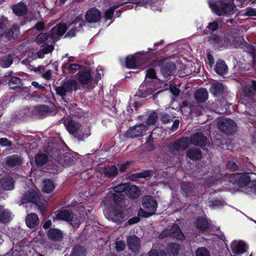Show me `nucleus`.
Listing matches in <instances>:
<instances>
[{
    "mask_svg": "<svg viewBox=\"0 0 256 256\" xmlns=\"http://www.w3.org/2000/svg\"><path fill=\"white\" fill-rule=\"evenodd\" d=\"M14 12L18 16H21L26 13L27 8L24 3H18L13 6Z\"/></svg>",
    "mask_w": 256,
    "mask_h": 256,
    "instance_id": "2f4dec72",
    "label": "nucleus"
},
{
    "mask_svg": "<svg viewBox=\"0 0 256 256\" xmlns=\"http://www.w3.org/2000/svg\"><path fill=\"white\" fill-rule=\"evenodd\" d=\"M244 14L248 16H256V9L248 8L246 9Z\"/></svg>",
    "mask_w": 256,
    "mask_h": 256,
    "instance_id": "680f3d73",
    "label": "nucleus"
},
{
    "mask_svg": "<svg viewBox=\"0 0 256 256\" xmlns=\"http://www.w3.org/2000/svg\"><path fill=\"white\" fill-rule=\"evenodd\" d=\"M128 184L118 185L113 188L114 193L113 194V199L114 202H120L122 200V192H126Z\"/></svg>",
    "mask_w": 256,
    "mask_h": 256,
    "instance_id": "4468645a",
    "label": "nucleus"
},
{
    "mask_svg": "<svg viewBox=\"0 0 256 256\" xmlns=\"http://www.w3.org/2000/svg\"><path fill=\"white\" fill-rule=\"evenodd\" d=\"M208 4L212 10L217 15L229 14L234 10V6L230 4L224 3L222 2H213L209 0Z\"/></svg>",
    "mask_w": 256,
    "mask_h": 256,
    "instance_id": "423d86ee",
    "label": "nucleus"
},
{
    "mask_svg": "<svg viewBox=\"0 0 256 256\" xmlns=\"http://www.w3.org/2000/svg\"><path fill=\"white\" fill-rule=\"evenodd\" d=\"M85 18L88 22L96 23L100 19V12L98 10L92 8L87 11Z\"/></svg>",
    "mask_w": 256,
    "mask_h": 256,
    "instance_id": "f8f14e48",
    "label": "nucleus"
},
{
    "mask_svg": "<svg viewBox=\"0 0 256 256\" xmlns=\"http://www.w3.org/2000/svg\"><path fill=\"white\" fill-rule=\"evenodd\" d=\"M104 172L108 176H116L118 174V168L115 166H108L105 168Z\"/></svg>",
    "mask_w": 256,
    "mask_h": 256,
    "instance_id": "ea45409f",
    "label": "nucleus"
},
{
    "mask_svg": "<svg viewBox=\"0 0 256 256\" xmlns=\"http://www.w3.org/2000/svg\"><path fill=\"white\" fill-rule=\"evenodd\" d=\"M44 186L42 190L46 193H50L54 189L55 186L54 182L50 180H44L43 182Z\"/></svg>",
    "mask_w": 256,
    "mask_h": 256,
    "instance_id": "f704fd0d",
    "label": "nucleus"
},
{
    "mask_svg": "<svg viewBox=\"0 0 256 256\" xmlns=\"http://www.w3.org/2000/svg\"><path fill=\"white\" fill-rule=\"evenodd\" d=\"M68 132L70 134L76 132L80 128V126L77 122L70 120L68 122L66 126Z\"/></svg>",
    "mask_w": 256,
    "mask_h": 256,
    "instance_id": "72a5a7b5",
    "label": "nucleus"
},
{
    "mask_svg": "<svg viewBox=\"0 0 256 256\" xmlns=\"http://www.w3.org/2000/svg\"><path fill=\"white\" fill-rule=\"evenodd\" d=\"M209 41L222 46V43L223 42V39H220L218 36L212 34L209 38Z\"/></svg>",
    "mask_w": 256,
    "mask_h": 256,
    "instance_id": "8fccbe9b",
    "label": "nucleus"
},
{
    "mask_svg": "<svg viewBox=\"0 0 256 256\" xmlns=\"http://www.w3.org/2000/svg\"><path fill=\"white\" fill-rule=\"evenodd\" d=\"M19 28L16 25H14L6 33V36L8 40L15 38L19 35Z\"/></svg>",
    "mask_w": 256,
    "mask_h": 256,
    "instance_id": "c9c22d12",
    "label": "nucleus"
},
{
    "mask_svg": "<svg viewBox=\"0 0 256 256\" xmlns=\"http://www.w3.org/2000/svg\"><path fill=\"white\" fill-rule=\"evenodd\" d=\"M11 218V213L8 210L3 208H0V222H8Z\"/></svg>",
    "mask_w": 256,
    "mask_h": 256,
    "instance_id": "473e14b6",
    "label": "nucleus"
},
{
    "mask_svg": "<svg viewBox=\"0 0 256 256\" xmlns=\"http://www.w3.org/2000/svg\"><path fill=\"white\" fill-rule=\"evenodd\" d=\"M181 188L183 192L186 196H188L193 190L192 184L190 183L183 184L181 186Z\"/></svg>",
    "mask_w": 256,
    "mask_h": 256,
    "instance_id": "de8ad7c7",
    "label": "nucleus"
},
{
    "mask_svg": "<svg viewBox=\"0 0 256 256\" xmlns=\"http://www.w3.org/2000/svg\"><path fill=\"white\" fill-rule=\"evenodd\" d=\"M22 201L23 203L32 202L36 204L42 214L46 212V202L40 199L38 190L32 189L26 193L22 198Z\"/></svg>",
    "mask_w": 256,
    "mask_h": 256,
    "instance_id": "f03ea898",
    "label": "nucleus"
},
{
    "mask_svg": "<svg viewBox=\"0 0 256 256\" xmlns=\"http://www.w3.org/2000/svg\"><path fill=\"white\" fill-rule=\"evenodd\" d=\"M70 256H85L84 248L81 246H76L73 249Z\"/></svg>",
    "mask_w": 256,
    "mask_h": 256,
    "instance_id": "37998d69",
    "label": "nucleus"
},
{
    "mask_svg": "<svg viewBox=\"0 0 256 256\" xmlns=\"http://www.w3.org/2000/svg\"><path fill=\"white\" fill-rule=\"evenodd\" d=\"M56 216L57 219L69 222L74 228H78L82 222L80 216H74L72 212L68 210L56 211Z\"/></svg>",
    "mask_w": 256,
    "mask_h": 256,
    "instance_id": "39448f33",
    "label": "nucleus"
},
{
    "mask_svg": "<svg viewBox=\"0 0 256 256\" xmlns=\"http://www.w3.org/2000/svg\"><path fill=\"white\" fill-rule=\"evenodd\" d=\"M208 222L204 218L198 219L196 222V226L198 228L201 230H204L208 228Z\"/></svg>",
    "mask_w": 256,
    "mask_h": 256,
    "instance_id": "79ce46f5",
    "label": "nucleus"
},
{
    "mask_svg": "<svg viewBox=\"0 0 256 256\" xmlns=\"http://www.w3.org/2000/svg\"><path fill=\"white\" fill-rule=\"evenodd\" d=\"M148 78L152 79L156 78V72L154 69L149 68L146 70V80L139 88L138 96L142 98H146L155 90L154 84L151 82H147Z\"/></svg>",
    "mask_w": 256,
    "mask_h": 256,
    "instance_id": "20e7f679",
    "label": "nucleus"
},
{
    "mask_svg": "<svg viewBox=\"0 0 256 256\" xmlns=\"http://www.w3.org/2000/svg\"><path fill=\"white\" fill-rule=\"evenodd\" d=\"M226 184L228 188L240 190L245 193L254 192L256 190V180L251 178L250 174H234L228 176Z\"/></svg>",
    "mask_w": 256,
    "mask_h": 256,
    "instance_id": "f257e3e1",
    "label": "nucleus"
},
{
    "mask_svg": "<svg viewBox=\"0 0 256 256\" xmlns=\"http://www.w3.org/2000/svg\"><path fill=\"white\" fill-rule=\"evenodd\" d=\"M148 128L144 124H136L127 130L126 136L132 138L142 136L148 131Z\"/></svg>",
    "mask_w": 256,
    "mask_h": 256,
    "instance_id": "9d476101",
    "label": "nucleus"
},
{
    "mask_svg": "<svg viewBox=\"0 0 256 256\" xmlns=\"http://www.w3.org/2000/svg\"><path fill=\"white\" fill-rule=\"evenodd\" d=\"M48 160L47 156L45 154H39L36 156L35 162L36 164L42 166L46 164Z\"/></svg>",
    "mask_w": 256,
    "mask_h": 256,
    "instance_id": "a19ab883",
    "label": "nucleus"
},
{
    "mask_svg": "<svg viewBox=\"0 0 256 256\" xmlns=\"http://www.w3.org/2000/svg\"><path fill=\"white\" fill-rule=\"evenodd\" d=\"M7 24V20L4 17L0 18V36L4 34V30Z\"/></svg>",
    "mask_w": 256,
    "mask_h": 256,
    "instance_id": "603ef678",
    "label": "nucleus"
},
{
    "mask_svg": "<svg viewBox=\"0 0 256 256\" xmlns=\"http://www.w3.org/2000/svg\"><path fill=\"white\" fill-rule=\"evenodd\" d=\"M196 256H210L209 250L205 248H200L196 252Z\"/></svg>",
    "mask_w": 256,
    "mask_h": 256,
    "instance_id": "09e8293b",
    "label": "nucleus"
},
{
    "mask_svg": "<svg viewBox=\"0 0 256 256\" xmlns=\"http://www.w3.org/2000/svg\"><path fill=\"white\" fill-rule=\"evenodd\" d=\"M218 24L216 22L210 23L207 26V28L212 31L216 30L218 28Z\"/></svg>",
    "mask_w": 256,
    "mask_h": 256,
    "instance_id": "69168bd1",
    "label": "nucleus"
},
{
    "mask_svg": "<svg viewBox=\"0 0 256 256\" xmlns=\"http://www.w3.org/2000/svg\"><path fill=\"white\" fill-rule=\"evenodd\" d=\"M64 68L67 70H80V66L78 64H66L64 65Z\"/></svg>",
    "mask_w": 256,
    "mask_h": 256,
    "instance_id": "6e6d98bb",
    "label": "nucleus"
},
{
    "mask_svg": "<svg viewBox=\"0 0 256 256\" xmlns=\"http://www.w3.org/2000/svg\"><path fill=\"white\" fill-rule=\"evenodd\" d=\"M136 66V60L134 56H130L126 58V66L130 68H134Z\"/></svg>",
    "mask_w": 256,
    "mask_h": 256,
    "instance_id": "a18cd8bd",
    "label": "nucleus"
},
{
    "mask_svg": "<svg viewBox=\"0 0 256 256\" xmlns=\"http://www.w3.org/2000/svg\"><path fill=\"white\" fill-rule=\"evenodd\" d=\"M36 42L40 44H42V46L44 44L47 46V45H52V42H54V40L52 35L50 36L46 33H41L37 36Z\"/></svg>",
    "mask_w": 256,
    "mask_h": 256,
    "instance_id": "dca6fc26",
    "label": "nucleus"
},
{
    "mask_svg": "<svg viewBox=\"0 0 256 256\" xmlns=\"http://www.w3.org/2000/svg\"><path fill=\"white\" fill-rule=\"evenodd\" d=\"M190 143L197 146H204L206 144L207 138L201 132L194 134L190 138Z\"/></svg>",
    "mask_w": 256,
    "mask_h": 256,
    "instance_id": "2eb2a0df",
    "label": "nucleus"
},
{
    "mask_svg": "<svg viewBox=\"0 0 256 256\" xmlns=\"http://www.w3.org/2000/svg\"><path fill=\"white\" fill-rule=\"evenodd\" d=\"M180 250L179 245L176 244H171L169 245L168 250L170 252L173 254H178Z\"/></svg>",
    "mask_w": 256,
    "mask_h": 256,
    "instance_id": "864d4df0",
    "label": "nucleus"
},
{
    "mask_svg": "<svg viewBox=\"0 0 256 256\" xmlns=\"http://www.w3.org/2000/svg\"><path fill=\"white\" fill-rule=\"evenodd\" d=\"M126 194L130 198H136L140 194V190L138 186L134 185H130L128 184Z\"/></svg>",
    "mask_w": 256,
    "mask_h": 256,
    "instance_id": "c756f323",
    "label": "nucleus"
},
{
    "mask_svg": "<svg viewBox=\"0 0 256 256\" xmlns=\"http://www.w3.org/2000/svg\"><path fill=\"white\" fill-rule=\"evenodd\" d=\"M20 84V80L17 77H12L9 81L8 84L11 88H14L19 86Z\"/></svg>",
    "mask_w": 256,
    "mask_h": 256,
    "instance_id": "49530a36",
    "label": "nucleus"
},
{
    "mask_svg": "<svg viewBox=\"0 0 256 256\" xmlns=\"http://www.w3.org/2000/svg\"><path fill=\"white\" fill-rule=\"evenodd\" d=\"M226 168L228 169L231 170H236L238 168V166L237 164L234 162H228Z\"/></svg>",
    "mask_w": 256,
    "mask_h": 256,
    "instance_id": "052dcab7",
    "label": "nucleus"
},
{
    "mask_svg": "<svg viewBox=\"0 0 256 256\" xmlns=\"http://www.w3.org/2000/svg\"><path fill=\"white\" fill-rule=\"evenodd\" d=\"M243 91L247 96L255 94L256 93V82L254 80L248 81L243 89Z\"/></svg>",
    "mask_w": 256,
    "mask_h": 256,
    "instance_id": "5701e85b",
    "label": "nucleus"
},
{
    "mask_svg": "<svg viewBox=\"0 0 256 256\" xmlns=\"http://www.w3.org/2000/svg\"><path fill=\"white\" fill-rule=\"evenodd\" d=\"M67 30L64 24H60L54 27L52 30V36L54 42L57 40L58 37L63 35Z\"/></svg>",
    "mask_w": 256,
    "mask_h": 256,
    "instance_id": "f3484780",
    "label": "nucleus"
},
{
    "mask_svg": "<svg viewBox=\"0 0 256 256\" xmlns=\"http://www.w3.org/2000/svg\"><path fill=\"white\" fill-rule=\"evenodd\" d=\"M0 145L2 146H10L12 142L6 138H0Z\"/></svg>",
    "mask_w": 256,
    "mask_h": 256,
    "instance_id": "e2e57ef3",
    "label": "nucleus"
},
{
    "mask_svg": "<svg viewBox=\"0 0 256 256\" xmlns=\"http://www.w3.org/2000/svg\"><path fill=\"white\" fill-rule=\"evenodd\" d=\"M226 88L220 82H216L212 84L210 88V92L214 96L220 95L225 92Z\"/></svg>",
    "mask_w": 256,
    "mask_h": 256,
    "instance_id": "a878e982",
    "label": "nucleus"
},
{
    "mask_svg": "<svg viewBox=\"0 0 256 256\" xmlns=\"http://www.w3.org/2000/svg\"><path fill=\"white\" fill-rule=\"evenodd\" d=\"M78 28H72L68 32L66 35V36L68 37H73L75 36V34L76 31H78Z\"/></svg>",
    "mask_w": 256,
    "mask_h": 256,
    "instance_id": "338daca9",
    "label": "nucleus"
},
{
    "mask_svg": "<svg viewBox=\"0 0 256 256\" xmlns=\"http://www.w3.org/2000/svg\"><path fill=\"white\" fill-rule=\"evenodd\" d=\"M54 50V46L52 45H47L44 47L42 50H40L36 53L37 57L42 58L44 57L45 54H48L52 52Z\"/></svg>",
    "mask_w": 256,
    "mask_h": 256,
    "instance_id": "58836bf2",
    "label": "nucleus"
},
{
    "mask_svg": "<svg viewBox=\"0 0 256 256\" xmlns=\"http://www.w3.org/2000/svg\"><path fill=\"white\" fill-rule=\"evenodd\" d=\"M214 70L219 75L222 76L228 72V68L224 60H218L215 65Z\"/></svg>",
    "mask_w": 256,
    "mask_h": 256,
    "instance_id": "cd10ccee",
    "label": "nucleus"
},
{
    "mask_svg": "<svg viewBox=\"0 0 256 256\" xmlns=\"http://www.w3.org/2000/svg\"><path fill=\"white\" fill-rule=\"evenodd\" d=\"M77 86L78 83L76 80H69L65 82L61 86L56 87L55 90L57 94L64 96L72 90H76Z\"/></svg>",
    "mask_w": 256,
    "mask_h": 256,
    "instance_id": "1a4fd4ad",
    "label": "nucleus"
},
{
    "mask_svg": "<svg viewBox=\"0 0 256 256\" xmlns=\"http://www.w3.org/2000/svg\"><path fill=\"white\" fill-rule=\"evenodd\" d=\"M208 92L204 88L197 90L194 92V98L198 102H204L208 98Z\"/></svg>",
    "mask_w": 256,
    "mask_h": 256,
    "instance_id": "393cba45",
    "label": "nucleus"
},
{
    "mask_svg": "<svg viewBox=\"0 0 256 256\" xmlns=\"http://www.w3.org/2000/svg\"><path fill=\"white\" fill-rule=\"evenodd\" d=\"M116 250L119 252L123 250L126 247L124 242L122 240L117 242L116 244Z\"/></svg>",
    "mask_w": 256,
    "mask_h": 256,
    "instance_id": "bf43d9fd",
    "label": "nucleus"
},
{
    "mask_svg": "<svg viewBox=\"0 0 256 256\" xmlns=\"http://www.w3.org/2000/svg\"><path fill=\"white\" fill-rule=\"evenodd\" d=\"M78 79L82 84H89L92 80V76L89 70L80 72L78 74Z\"/></svg>",
    "mask_w": 256,
    "mask_h": 256,
    "instance_id": "bb28decb",
    "label": "nucleus"
},
{
    "mask_svg": "<svg viewBox=\"0 0 256 256\" xmlns=\"http://www.w3.org/2000/svg\"><path fill=\"white\" fill-rule=\"evenodd\" d=\"M218 129L224 133L232 134L236 132L237 126L234 122L230 119H222L218 123Z\"/></svg>",
    "mask_w": 256,
    "mask_h": 256,
    "instance_id": "6e6552de",
    "label": "nucleus"
},
{
    "mask_svg": "<svg viewBox=\"0 0 256 256\" xmlns=\"http://www.w3.org/2000/svg\"><path fill=\"white\" fill-rule=\"evenodd\" d=\"M152 134H153V132H152L150 133V135L148 136V140H146V144L148 147L149 150H152L154 149V146H153L154 138L152 136Z\"/></svg>",
    "mask_w": 256,
    "mask_h": 256,
    "instance_id": "5fc2aeb1",
    "label": "nucleus"
},
{
    "mask_svg": "<svg viewBox=\"0 0 256 256\" xmlns=\"http://www.w3.org/2000/svg\"><path fill=\"white\" fill-rule=\"evenodd\" d=\"M13 58L12 56L8 54L0 60V66L6 68L9 67L12 63Z\"/></svg>",
    "mask_w": 256,
    "mask_h": 256,
    "instance_id": "e433bc0d",
    "label": "nucleus"
},
{
    "mask_svg": "<svg viewBox=\"0 0 256 256\" xmlns=\"http://www.w3.org/2000/svg\"><path fill=\"white\" fill-rule=\"evenodd\" d=\"M127 243L130 249L134 252H136L140 248V240L135 236L128 237Z\"/></svg>",
    "mask_w": 256,
    "mask_h": 256,
    "instance_id": "412c9836",
    "label": "nucleus"
},
{
    "mask_svg": "<svg viewBox=\"0 0 256 256\" xmlns=\"http://www.w3.org/2000/svg\"><path fill=\"white\" fill-rule=\"evenodd\" d=\"M176 68V66L174 62H168L162 66L161 71L162 75L165 78H167L174 73Z\"/></svg>",
    "mask_w": 256,
    "mask_h": 256,
    "instance_id": "4be33fe9",
    "label": "nucleus"
},
{
    "mask_svg": "<svg viewBox=\"0 0 256 256\" xmlns=\"http://www.w3.org/2000/svg\"><path fill=\"white\" fill-rule=\"evenodd\" d=\"M20 164V158L18 155L7 156L2 162L4 166L13 167Z\"/></svg>",
    "mask_w": 256,
    "mask_h": 256,
    "instance_id": "6ab92c4d",
    "label": "nucleus"
},
{
    "mask_svg": "<svg viewBox=\"0 0 256 256\" xmlns=\"http://www.w3.org/2000/svg\"><path fill=\"white\" fill-rule=\"evenodd\" d=\"M26 224L30 228H33L38 224V218L37 214H28L26 220Z\"/></svg>",
    "mask_w": 256,
    "mask_h": 256,
    "instance_id": "c85d7f7f",
    "label": "nucleus"
},
{
    "mask_svg": "<svg viewBox=\"0 0 256 256\" xmlns=\"http://www.w3.org/2000/svg\"><path fill=\"white\" fill-rule=\"evenodd\" d=\"M48 236L50 239L53 240H58L62 238V234L58 229L51 228L48 230Z\"/></svg>",
    "mask_w": 256,
    "mask_h": 256,
    "instance_id": "7c9ffc66",
    "label": "nucleus"
},
{
    "mask_svg": "<svg viewBox=\"0 0 256 256\" xmlns=\"http://www.w3.org/2000/svg\"><path fill=\"white\" fill-rule=\"evenodd\" d=\"M241 40L240 32L239 30H234L226 33L224 38H223L222 46L227 48H236L240 46Z\"/></svg>",
    "mask_w": 256,
    "mask_h": 256,
    "instance_id": "0eeeda50",
    "label": "nucleus"
},
{
    "mask_svg": "<svg viewBox=\"0 0 256 256\" xmlns=\"http://www.w3.org/2000/svg\"><path fill=\"white\" fill-rule=\"evenodd\" d=\"M44 28V24L42 22H37L31 30L33 32H34L36 31H38L42 30Z\"/></svg>",
    "mask_w": 256,
    "mask_h": 256,
    "instance_id": "13d9d810",
    "label": "nucleus"
},
{
    "mask_svg": "<svg viewBox=\"0 0 256 256\" xmlns=\"http://www.w3.org/2000/svg\"><path fill=\"white\" fill-rule=\"evenodd\" d=\"M157 114L154 112L150 114L146 120V124L148 126V127L150 126L153 125L154 124L157 119Z\"/></svg>",
    "mask_w": 256,
    "mask_h": 256,
    "instance_id": "3c124183",
    "label": "nucleus"
},
{
    "mask_svg": "<svg viewBox=\"0 0 256 256\" xmlns=\"http://www.w3.org/2000/svg\"><path fill=\"white\" fill-rule=\"evenodd\" d=\"M230 248L234 253L240 254L246 251L248 246L242 240H234L232 242Z\"/></svg>",
    "mask_w": 256,
    "mask_h": 256,
    "instance_id": "ddd939ff",
    "label": "nucleus"
},
{
    "mask_svg": "<svg viewBox=\"0 0 256 256\" xmlns=\"http://www.w3.org/2000/svg\"><path fill=\"white\" fill-rule=\"evenodd\" d=\"M248 52L252 54L253 60L256 62V48L252 45H248Z\"/></svg>",
    "mask_w": 256,
    "mask_h": 256,
    "instance_id": "4d7b16f0",
    "label": "nucleus"
},
{
    "mask_svg": "<svg viewBox=\"0 0 256 256\" xmlns=\"http://www.w3.org/2000/svg\"><path fill=\"white\" fill-rule=\"evenodd\" d=\"M170 90L171 92L175 96H178L180 94V90L174 86H170Z\"/></svg>",
    "mask_w": 256,
    "mask_h": 256,
    "instance_id": "0e129e2a",
    "label": "nucleus"
},
{
    "mask_svg": "<svg viewBox=\"0 0 256 256\" xmlns=\"http://www.w3.org/2000/svg\"><path fill=\"white\" fill-rule=\"evenodd\" d=\"M130 164V162H126L120 165V172H125L126 170L128 168V165Z\"/></svg>",
    "mask_w": 256,
    "mask_h": 256,
    "instance_id": "774afa93",
    "label": "nucleus"
},
{
    "mask_svg": "<svg viewBox=\"0 0 256 256\" xmlns=\"http://www.w3.org/2000/svg\"><path fill=\"white\" fill-rule=\"evenodd\" d=\"M122 4H120L118 5H116L114 6H112V8H110L109 9L106 10L104 12V18L106 20H110L111 19L113 16V14L114 10L118 8L120 6H121Z\"/></svg>",
    "mask_w": 256,
    "mask_h": 256,
    "instance_id": "c03bdc74",
    "label": "nucleus"
},
{
    "mask_svg": "<svg viewBox=\"0 0 256 256\" xmlns=\"http://www.w3.org/2000/svg\"><path fill=\"white\" fill-rule=\"evenodd\" d=\"M143 208H140L138 215L140 216L148 218L154 214L157 208V203L152 197L147 196L142 200Z\"/></svg>",
    "mask_w": 256,
    "mask_h": 256,
    "instance_id": "7ed1b4c3",
    "label": "nucleus"
},
{
    "mask_svg": "<svg viewBox=\"0 0 256 256\" xmlns=\"http://www.w3.org/2000/svg\"><path fill=\"white\" fill-rule=\"evenodd\" d=\"M106 216L108 220L116 222H120L122 219V210L118 208L113 210L109 213L106 212Z\"/></svg>",
    "mask_w": 256,
    "mask_h": 256,
    "instance_id": "a211bd4d",
    "label": "nucleus"
},
{
    "mask_svg": "<svg viewBox=\"0 0 256 256\" xmlns=\"http://www.w3.org/2000/svg\"><path fill=\"white\" fill-rule=\"evenodd\" d=\"M190 140L188 138H184L178 140L172 145V148L176 150H184L188 146Z\"/></svg>",
    "mask_w": 256,
    "mask_h": 256,
    "instance_id": "aec40b11",
    "label": "nucleus"
},
{
    "mask_svg": "<svg viewBox=\"0 0 256 256\" xmlns=\"http://www.w3.org/2000/svg\"><path fill=\"white\" fill-rule=\"evenodd\" d=\"M187 156L192 160L200 159L202 157V154L197 149L189 150L186 152Z\"/></svg>",
    "mask_w": 256,
    "mask_h": 256,
    "instance_id": "4c0bfd02",
    "label": "nucleus"
},
{
    "mask_svg": "<svg viewBox=\"0 0 256 256\" xmlns=\"http://www.w3.org/2000/svg\"><path fill=\"white\" fill-rule=\"evenodd\" d=\"M168 235L172 236L176 239L180 240L184 239V234L182 232L178 226L176 224H174L168 232L166 230L161 232L159 234L158 238H163Z\"/></svg>",
    "mask_w": 256,
    "mask_h": 256,
    "instance_id": "9b49d317",
    "label": "nucleus"
},
{
    "mask_svg": "<svg viewBox=\"0 0 256 256\" xmlns=\"http://www.w3.org/2000/svg\"><path fill=\"white\" fill-rule=\"evenodd\" d=\"M0 186L4 190H12L14 187V181L9 176H6L0 180Z\"/></svg>",
    "mask_w": 256,
    "mask_h": 256,
    "instance_id": "b1692460",
    "label": "nucleus"
}]
</instances>
